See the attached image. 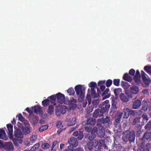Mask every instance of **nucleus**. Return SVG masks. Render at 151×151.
I'll use <instances>...</instances> for the list:
<instances>
[{
  "label": "nucleus",
  "mask_w": 151,
  "mask_h": 151,
  "mask_svg": "<svg viewBox=\"0 0 151 151\" xmlns=\"http://www.w3.org/2000/svg\"><path fill=\"white\" fill-rule=\"evenodd\" d=\"M123 79L127 81L130 82L133 80V78L127 73H126L123 76Z\"/></svg>",
  "instance_id": "nucleus-20"
},
{
  "label": "nucleus",
  "mask_w": 151,
  "mask_h": 151,
  "mask_svg": "<svg viewBox=\"0 0 151 151\" xmlns=\"http://www.w3.org/2000/svg\"><path fill=\"white\" fill-rule=\"evenodd\" d=\"M48 99H50L51 100V102H55L56 99V95H52L48 97Z\"/></svg>",
  "instance_id": "nucleus-43"
},
{
  "label": "nucleus",
  "mask_w": 151,
  "mask_h": 151,
  "mask_svg": "<svg viewBox=\"0 0 151 151\" xmlns=\"http://www.w3.org/2000/svg\"><path fill=\"white\" fill-rule=\"evenodd\" d=\"M129 114L130 115L134 116L135 115L136 112L135 111L130 110L129 109Z\"/></svg>",
  "instance_id": "nucleus-62"
},
{
  "label": "nucleus",
  "mask_w": 151,
  "mask_h": 151,
  "mask_svg": "<svg viewBox=\"0 0 151 151\" xmlns=\"http://www.w3.org/2000/svg\"><path fill=\"white\" fill-rule=\"evenodd\" d=\"M98 128V129L97 128V131L96 132L97 136L100 138L104 137L105 132L103 127L101 125L99 126Z\"/></svg>",
  "instance_id": "nucleus-7"
},
{
  "label": "nucleus",
  "mask_w": 151,
  "mask_h": 151,
  "mask_svg": "<svg viewBox=\"0 0 151 151\" xmlns=\"http://www.w3.org/2000/svg\"><path fill=\"white\" fill-rule=\"evenodd\" d=\"M57 102L60 103H63L65 101V96L64 95L59 92L56 94Z\"/></svg>",
  "instance_id": "nucleus-8"
},
{
  "label": "nucleus",
  "mask_w": 151,
  "mask_h": 151,
  "mask_svg": "<svg viewBox=\"0 0 151 151\" xmlns=\"http://www.w3.org/2000/svg\"><path fill=\"white\" fill-rule=\"evenodd\" d=\"M106 81L105 80L100 81H99L98 83V85L99 86L103 85L105 83Z\"/></svg>",
  "instance_id": "nucleus-63"
},
{
  "label": "nucleus",
  "mask_w": 151,
  "mask_h": 151,
  "mask_svg": "<svg viewBox=\"0 0 151 151\" xmlns=\"http://www.w3.org/2000/svg\"><path fill=\"white\" fill-rule=\"evenodd\" d=\"M103 124L107 123L110 121V118L109 117L107 116L105 118L103 119Z\"/></svg>",
  "instance_id": "nucleus-49"
},
{
  "label": "nucleus",
  "mask_w": 151,
  "mask_h": 151,
  "mask_svg": "<svg viewBox=\"0 0 151 151\" xmlns=\"http://www.w3.org/2000/svg\"><path fill=\"white\" fill-rule=\"evenodd\" d=\"M120 79H114L113 80V84L115 86H119L120 85Z\"/></svg>",
  "instance_id": "nucleus-46"
},
{
  "label": "nucleus",
  "mask_w": 151,
  "mask_h": 151,
  "mask_svg": "<svg viewBox=\"0 0 151 151\" xmlns=\"http://www.w3.org/2000/svg\"><path fill=\"white\" fill-rule=\"evenodd\" d=\"M145 129L147 131L151 130V120H150L144 127Z\"/></svg>",
  "instance_id": "nucleus-27"
},
{
  "label": "nucleus",
  "mask_w": 151,
  "mask_h": 151,
  "mask_svg": "<svg viewBox=\"0 0 151 151\" xmlns=\"http://www.w3.org/2000/svg\"><path fill=\"white\" fill-rule=\"evenodd\" d=\"M23 132L25 134H28L30 132V128L29 127L26 126L22 129Z\"/></svg>",
  "instance_id": "nucleus-30"
},
{
  "label": "nucleus",
  "mask_w": 151,
  "mask_h": 151,
  "mask_svg": "<svg viewBox=\"0 0 151 151\" xmlns=\"http://www.w3.org/2000/svg\"><path fill=\"white\" fill-rule=\"evenodd\" d=\"M76 100L75 99L73 98H72L69 101V103L71 105L73 104L75 106L76 105L75 103H76Z\"/></svg>",
  "instance_id": "nucleus-55"
},
{
  "label": "nucleus",
  "mask_w": 151,
  "mask_h": 151,
  "mask_svg": "<svg viewBox=\"0 0 151 151\" xmlns=\"http://www.w3.org/2000/svg\"><path fill=\"white\" fill-rule=\"evenodd\" d=\"M48 128V126L47 125L41 126L39 129V131L40 132H42L46 130Z\"/></svg>",
  "instance_id": "nucleus-37"
},
{
  "label": "nucleus",
  "mask_w": 151,
  "mask_h": 151,
  "mask_svg": "<svg viewBox=\"0 0 151 151\" xmlns=\"http://www.w3.org/2000/svg\"><path fill=\"white\" fill-rule=\"evenodd\" d=\"M129 109L128 108H125L123 110V112L124 113L123 118H127L129 116Z\"/></svg>",
  "instance_id": "nucleus-26"
},
{
  "label": "nucleus",
  "mask_w": 151,
  "mask_h": 151,
  "mask_svg": "<svg viewBox=\"0 0 151 151\" xmlns=\"http://www.w3.org/2000/svg\"><path fill=\"white\" fill-rule=\"evenodd\" d=\"M142 79L143 80V83L145 84L144 86L147 87L148 86L150 83V79L147 78V77Z\"/></svg>",
  "instance_id": "nucleus-29"
},
{
  "label": "nucleus",
  "mask_w": 151,
  "mask_h": 151,
  "mask_svg": "<svg viewBox=\"0 0 151 151\" xmlns=\"http://www.w3.org/2000/svg\"><path fill=\"white\" fill-rule=\"evenodd\" d=\"M67 109L65 106H59L56 107L55 114L56 116H59L60 114H65Z\"/></svg>",
  "instance_id": "nucleus-6"
},
{
  "label": "nucleus",
  "mask_w": 151,
  "mask_h": 151,
  "mask_svg": "<svg viewBox=\"0 0 151 151\" xmlns=\"http://www.w3.org/2000/svg\"><path fill=\"white\" fill-rule=\"evenodd\" d=\"M51 145L47 143H45L42 144L41 145V147L44 149H47L49 148Z\"/></svg>",
  "instance_id": "nucleus-35"
},
{
  "label": "nucleus",
  "mask_w": 151,
  "mask_h": 151,
  "mask_svg": "<svg viewBox=\"0 0 151 151\" xmlns=\"http://www.w3.org/2000/svg\"><path fill=\"white\" fill-rule=\"evenodd\" d=\"M103 116V114L100 110V109H97L94 112L93 116L94 118H97V117H101Z\"/></svg>",
  "instance_id": "nucleus-15"
},
{
  "label": "nucleus",
  "mask_w": 151,
  "mask_h": 151,
  "mask_svg": "<svg viewBox=\"0 0 151 151\" xmlns=\"http://www.w3.org/2000/svg\"><path fill=\"white\" fill-rule=\"evenodd\" d=\"M141 105V101L139 99H137L133 101L132 107L134 109H138L140 106Z\"/></svg>",
  "instance_id": "nucleus-14"
},
{
  "label": "nucleus",
  "mask_w": 151,
  "mask_h": 151,
  "mask_svg": "<svg viewBox=\"0 0 151 151\" xmlns=\"http://www.w3.org/2000/svg\"><path fill=\"white\" fill-rule=\"evenodd\" d=\"M40 144L39 142L35 144L31 148V150L32 151H34L36 150L40 147Z\"/></svg>",
  "instance_id": "nucleus-33"
},
{
  "label": "nucleus",
  "mask_w": 151,
  "mask_h": 151,
  "mask_svg": "<svg viewBox=\"0 0 151 151\" xmlns=\"http://www.w3.org/2000/svg\"><path fill=\"white\" fill-rule=\"evenodd\" d=\"M141 117H137L135 118L134 120L133 124L134 125H138V127H141V125H140V119Z\"/></svg>",
  "instance_id": "nucleus-22"
},
{
  "label": "nucleus",
  "mask_w": 151,
  "mask_h": 151,
  "mask_svg": "<svg viewBox=\"0 0 151 151\" xmlns=\"http://www.w3.org/2000/svg\"><path fill=\"white\" fill-rule=\"evenodd\" d=\"M135 132L133 130L130 131L128 130L123 132V141L125 142H133L135 139Z\"/></svg>",
  "instance_id": "nucleus-1"
},
{
  "label": "nucleus",
  "mask_w": 151,
  "mask_h": 151,
  "mask_svg": "<svg viewBox=\"0 0 151 151\" xmlns=\"http://www.w3.org/2000/svg\"><path fill=\"white\" fill-rule=\"evenodd\" d=\"M97 94H96V91L94 90V88H91V93L92 96H93V97H98L100 93H101V91L99 88H97Z\"/></svg>",
  "instance_id": "nucleus-19"
},
{
  "label": "nucleus",
  "mask_w": 151,
  "mask_h": 151,
  "mask_svg": "<svg viewBox=\"0 0 151 151\" xmlns=\"http://www.w3.org/2000/svg\"><path fill=\"white\" fill-rule=\"evenodd\" d=\"M36 137L35 135H32L30 138V140L32 142H34L36 140Z\"/></svg>",
  "instance_id": "nucleus-60"
},
{
  "label": "nucleus",
  "mask_w": 151,
  "mask_h": 151,
  "mask_svg": "<svg viewBox=\"0 0 151 151\" xmlns=\"http://www.w3.org/2000/svg\"><path fill=\"white\" fill-rule=\"evenodd\" d=\"M75 89L76 94L78 96V100L79 102H82L85 96V88L81 85L76 86L75 87Z\"/></svg>",
  "instance_id": "nucleus-2"
},
{
  "label": "nucleus",
  "mask_w": 151,
  "mask_h": 151,
  "mask_svg": "<svg viewBox=\"0 0 151 151\" xmlns=\"http://www.w3.org/2000/svg\"><path fill=\"white\" fill-rule=\"evenodd\" d=\"M142 117L144 120H145L146 121L149 120V118L147 115L145 114H142Z\"/></svg>",
  "instance_id": "nucleus-59"
},
{
  "label": "nucleus",
  "mask_w": 151,
  "mask_h": 151,
  "mask_svg": "<svg viewBox=\"0 0 151 151\" xmlns=\"http://www.w3.org/2000/svg\"><path fill=\"white\" fill-rule=\"evenodd\" d=\"M93 107L92 106H89L88 107L86 110V113H90L92 111Z\"/></svg>",
  "instance_id": "nucleus-57"
},
{
  "label": "nucleus",
  "mask_w": 151,
  "mask_h": 151,
  "mask_svg": "<svg viewBox=\"0 0 151 151\" xmlns=\"http://www.w3.org/2000/svg\"><path fill=\"white\" fill-rule=\"evenodd\" d=\"M117 109V107L115 103L113 102L112 103L111 108V112H114Z\"/></svg>",
  "instance_id": "nucleus-40"
},
{
  "label": "nucleus",
  "mask_w": 151,
  "mask_h": 151,
  "mask_svg": "<svg viewBox=\"0 0 151 151\" xmlns=\"http://www.w3.org/2000/svg\"><path fill=\"white\" fill-rule=\"evenodd\" d=\"M96 120L95 119L93 118H89L87 120V121H84L82 123L83 125L87 124L93 126L96 123Z\"/></svg>",
  "instance_id": "nucleus-11"
},
{
  "label": "nucleus",
  "mask_w": 151,
  "mask_h": 151,
  "mask_svg": "<svg viewBox=\"0 0 151 151\" xmlns=\"http://www.w3.org/2000/svg\"><path fill=\"white\" fill-rule=\"evenodd\" d=\"M67 92L70 95H73L75 94V91L73 88H69L67 91Z\"/></svg>",
  "instance_id": "nucleus-44"
},
{
  "label": "nucleus",
  "mask_w": 151,
  "mask_h": 151,
  "mask_svg": "<svg viewBox=\"0 0 151 151\" xmlns=\"http://www.w3.org/2000/svg\"><path fill=\"white\" fill-rule=\"evenodd\" d=\"M109 91V89L106 88L104 91L101 94V96H103L102 98L103 100H104L107 98H109L110 96V93H107Z\"/></svg>",
  "instance_id": "nucleus-16"
},
{
  "label": "nucleus",
  "mask_w": 151,
  "mask_h": 151,
  "mask_svg": "<svg viewBox=\"0 0 151 151\" xmlns=\"http://www.w3.org/2000/svg\"><path fill=\"white\" fill-rule=\"evenodd\" d=\"M92 143L94 147H96L99 146V141L96 139H94Z\"/></svg>",
  "instance_id": "nucleus-52"
},
{
  "label": "nucleus",
  "mask_w": 151,
  "mask_h": 151,
  "mask_svg": "<svg viewBox=\"0 0 151 151\" xmlns=\"http://www.w3.org/2000/svg\"><path fill=\"white\" fill-rule=\"evenodd\" d=\"M141 77L134 76V79L135 82L137 84H139L141 83Z\"/></svg>",
  "instance_id": "nucleus-36"
},
{
  "label": "nucleus",
  "mask_w": 151,
  "mask_h": 151,
  "mask_svg": "<svg viewBox=\"0 0 151 151\" xmlns=\"http://www.w3.org/2000/svg\"><path fill=\"white\" fill-rule=\"evenodd\" d=\"M102 124H103V121L102 118L99 119L97 121V125L101 126Z\"/></svg>",
  "instance_id": "nucleus-56"
},
{
  "label": "nucleus",
  "mask_w": 151,
  "mask_h": 151,
  "mask_svg": "<svg viewBox=\"0 0 151 151\" xmlns=\"http://www.w3.org/2000/svg\"><path fill=\"white\" fill-rule=\"evenodd\" d=\"M7 127V128L8 132H7L8 135L9 136L10 139H13V127L11 124H8L6 125Z\"/></svg>",
  "instance_id": "nucleus-12"
},
{
  "label": "nucleus",
  "mask_w": 151,
  "mask_h": 151,
  "mask_svg": "<svg viewBox=\"0 0 151 151\" xmlns=\"http://www.w3.org/2000/svg\"><path fill=\"white\" fill-rule=\"evenodd\" d=\"M56 127L57 128L61 129L63 127L61 122L60 121H58L56 123Z\"/></svg>",
  "instance_id": "nucleus-48"
},
{
  "label": "nucleus",
  "mask_w": 151,
  "mask_h": 151,
  "mask_svg": "<svg viewBox=\"0 0 151 151\" xmlns=\"http://www.w3.org/2000/svg\"><path fill=\"white\" fill-rule=\"evenodd\" d=\"M0 139L5 140L7 139L5 131L2 128L0 129Z\"/></svg>",
  "instance_id": "nucleus-17"
},
{
  "label": "nucleus",
  "mask_w": 151,
  "mask_h": 151,
  "mask_svg": "<svg viewBox=\"0 0 151 151\" xmlns=\"http://www.w3.org/2000/svg\"><path fill=\"white\" fill-rule=\"evenodd\" d=\"M67 120H68V122H70V125H73L75 124L76 122V118L75 116H71L69 119L68 118Z\"/></svg>",
  "instance_id": "nucleus-23"
},
{
  "label": "nucleus",
  "mask_w": 151,
  "mask_h": 151,
  "mask_svg": "<svg viewBox=\"0 0 151 151\" xmlns=\"http://www.w3.org/2000/svg\"><path fill=\"white\" fill-rule=\"evenodd\" d=\"M12 141L14 145L17 147H18L19 146L18 142L21 144H22L23 142L22 139H18L17 138L13 139Z\"/></svg>",
  "instance_id": "nucleus-21"
},
{
  "label": "nucleus",
  "mask_w": 151,
  "mask_h": 151,
  "mask_svg": "<svg viewBox=\"0 0 151 151\" xmlns=\"http://www.w3.org/2000/svg\"><path fill=\"white\" fill-rule=\"evenodd\" d=\"M143 138L147 140L150 139H151V132L146 131L144 133Z\"/></svg>",
  "instance_id": "nucleus-24"
},
{
  "label": "nucleus",
  "mask_w": 151,
  "mask_h": 151,
  "mask_svg": "<svg viewBox=\"0 0 151 151\" xmlns=\"http://www.w3.org/2000/svg\"><path fill=\"white\" fill-rule=\"evenodd\" d=\"M50 102V100L47 98L46 99H45L42 101V105L44 106H47L49 104Z\"/></svg>",
  "instance_id": "nucleus-31"
},
{
  "label": "nucleus",
  "mask_w": 151,
  "mask_h": 151,
  "mask_svg": "<svg viewBox=\"0 0 151 151\" xmlns=\"http://www.w3.org/2000/svg\"><path fill=\"white\" fill-rule=\"evenodd\" d=\"M130 86V85L128 83L123 81V88L126 90Z\"/></svg>",
  "instance_id": "nucleus-50"
},
{
  "label": "nucleus",
  "mask_w": 151,
  "mask_h": 151,
  "mask_svg": "<svg viewBox=\"0 0 151 151\" xmlns=\"http://www.w3.org/2000/svg\"><path fill=\"white\" fill-rule=\"evenodd\" d=\"M32 121L33 124H37L38 121V117L35 115L32 118Z\"/></svg>",
  "instance_id": "nucleus-42"
},
{
  "label": "nucleus",
  "mask_w": 151,
  "mask_h": 151,
  "mask_svg": "<svg viewBox=\"0 0 151 151\" xmlns=\"http://www.w3.org/2000/svg\"><path fill=\"white\" fill-rule=\"evenodd\" d=\"M99 142L98 149H99L101 147L105 144V140L100 139L99 140Z\"/></svg>",
  "instance_id": "nucleus-39"
},
{
  "label": "nucleus",
  "mask_w": 151,
  "mask_h": 151,
  "mask_svg": "<svg viewBox=\"0 0 151 151\" xmlns=\"http://www.w3.org/2000/svg\"><path fill=\"white\" fill-rule=\"evenodd\" d=\"M88 86L91 88H94L96 87L97 84L95 82H91L88 84Z\"/></svg>",
  "instance_id": "nucleus-41"
},
{
  "label": "nucleus",
  "mask_w": 151,
  "mask_h": 151,
  "mask_svg": "<svg viewBox=\"0 0 151 151\" xmlns=\"http://www.w3.org/2000/svg\"><path fill=\"white\" fill-rule=\"evenodd\" d=\"M14 136L16 138L18 139H22L23 137V134L19 129H17L14 131Z\"/></svg>",
  "instance_id": "nucleus-13"
},
{
  "label": "nucleus",
  "mask_w": 151,
  "mask_h": 151,
  "mask_svg": "<svg viewBox=\"0 0 151 151\" xmlns=\"http://www.w3.org/2000/svg\"><path fill=\"white\" fill-rule=\"evenodd\" d=\"M2 147L7 151H12L14 149L13 145L11 142H6L4 145V143L0 140V147Z\"/></svg>",
  "instance_id": "nucleus-5"
},
{
  "label": "nucleus",
  "mask_w": 151,
  "mask_h": 151,
  "mask_svg": "<svg viewBox=\"0 0 151 151\" xmlns=\"http://www.w3.org/2000/svg\"><path fill=\"white\" fill-rule=\"evenodd\" d=\"M135 73V70L134 69H131L129 71V74L131 76H134Z\"/></svg>",
  "instance_id": "nucleus-58"
},
{
  "label": "nucleus",
  "mask_w": 151,
  "mask_h": 151,
  "mask_svg": "<svg viewBox=\"0 0 151 151\" xmlns=\"http://www.w3.org/2000/svg\"><path fill=\"white\" fill-rule=\"evenodd\" d=\"M144 70L147 73L151 75V66H145Z\"/></svg>",
  "instance_id": "nucleus-34"
},
{
  "label": "nucleus",
  "mask_w": 151,
  "mask_h": 151,
  "mask_svg": "<svg viewBox=\"0 0 151 151\" xmlns=\"http://www.w3.org/2000/svg\"><path fill=\"white\" fill-rule=\"evenodd\" d=\"M54 111V107L52 105H50L48 107V109L47 110V112L50 115L52 114Z\"/></svg>",
  "instance_id": "nucleus-38"
},
{
  "label": "nucleus",
  "mask_w": 151,
  "mask_h": 151,
  "mask_svg": "<svg viewBox=\"0 0 151 151\" xmlns=\"http://www.w3.org/2000/svg\"><path fill=\"white\" fill-rule=\"evenodd\" d=\"M87 145L88 148L89 150H91L93 148V145L92 143L90 142L87 144Z\"/></svg>",
  "instance_id": "nucleus-61"
},
{
  "label": "nucleus",
  "mask_w": 151,
  "mask_h": 151,
  "mask_svg": "<svg viewBox=\"0 0 151 151\" xmlns=\"http://www.w3.org/2000/svg\"><path fill=\"white\" fill-rule=\"evenodd\" d=\"M148 145L147 144L146 146H145L143 147L142 151H149L150 148L148 147Z\"/></svg>",
  "instance_id": "nucleus-64"
},
{
  "label": "nucleus",
  "mask_w": 151,
  "mask_h": 151,
  "mask_svg": "<svg viewBox=\"0 0 151 151\" xmlns=\"http://www.w3.org/2000/svg\"><path fill=\"white\" fill-rule=\"evenodd\" d=\"M68 142L70 145L72 146L73 147H76L78 145V142L76 138L72 137L68 139Z\"/></svg>",
  "instance_id": "nucleus-9"
},
{
  "label": "nucleus",
  "mask_w": 151,
  "mask_h": 151,
  "mask_svg": "<svg viewBox=\"0 0 151 151\" xmlns=\"http://www.w3.org/2000/svg\"><path fill=\"white\" fill-rule=\"evenodd\" d=\"M123 114L122 112H118L115 117V120L114 122V124L115 126L120 123Z\"/></svg>",
  "instance_id": "nucleus-10"
},
{
  "label": "nucleus",
  "mask_w": 151,
  "mask_h": 151,
  "mask_svg": "<svg viewBox=\"0 0 151 151\" xmlns=\"http://www.w3.org/2000/svg\"><path fill=\"white\" fill-rule=\"evenodd\" d=\"M58 143V142L57 140L53 142L51 149V151H56V150L55 149H54L53 150V148L54 147L56 146V145Z\"/></svg>",
  "instance_id": "nucleus-54"
},
{
  "label": "nucleus",
  "mask_w": 151,
  "mask_h": 151,
  "mask_svg": "<svg viewBox=\"0 0 151 151\" xmlns=\"http://www.w3.org/2000/svg\"><path fill=\"white\" fill-rule=\"evenodd\" d=\"M112 83V81L111 80L108 79L106 82V86L107 87H109L111 85Z\"/></svg>",
  "instance_id": "nucleus-51"
},
{
  "label": "nucleus",
  "mask_w": 151,
  "mask_h": 151,
  "mask_svg": "<svg viewBox=\"0 0 151 151\" xmlns=\"http://www.w3.org/2000/svg\"><path fill=\"white\" fill-rule=\"evenodd\" d=\"M131 92L133 94H136L139 91V88L137 86H133L130 88Z\"/></svg>",
  "instance_id": "nucleus-25"
},
{
  "label": "nucleus",
  "mask_w": 151,
  "mask_h": 151,
  "mask_svg": "<svg viewBox=\"0 0 151 151\" xmlns=\"http://www.w3.org/2000/svg\"><path fill=\"white\" fill-rule=\"evenodd\" d=\"M84 128L85 130V131L86 132L89 133L90 132H91V131H92V130H93V128L92 127L90 126H85L84 127Z\"/></svg>",
  "instance_id": "nucleus-45"
},
{
  "label": "nucleus",
  "mask_w": 151,
  "mask_h": 151,
  "mask_svg": "<svg viewBox=\"0 0 151 151\" xmlns=\"http://www.w3.org/2000/svg\"><path fill=\"white\" fill-rule=\"evenodd\" d=\"M100 102V100L97 99H94L92 101V104L93 108H97L99 105Z\"/></svg>",
  "instance_id": "nucleus-28"
},
{
  "label": "nucleus",
  "mask_w": 151,
  "mask_h": 151,
  "mask_svg": "<svg viewBox=\"0 0 151 151\" xmlns=\"http://www.w3.org/2000/svg\"><path fill=\"white\" fill-rule=\"evenodd\" d=\"M86 100V102H88V105H89L91 103V99L90 96L89 95H87Z\"/></svg>",
  "instance_id": "nucleus-47"
},
{
  "label": "nucleus",
  "mask_w": 151,
  "mask_h": 151,
  "mask_svg": "<svg viewBox=\"0 0 151 151\" xmlns=\"http://www.w3.org/2000/svg\"><path fill=\"white\" fill-rule=\"evenodd\" d=\"M34 112L37 114H42V111L41 107L38 105L35 106L34 107Z\"/></svg>",
  "instance_id": "nucleus-18"
},
{
  "label": "nucleus",
  "mask_w": 151,
  "mask_h": 151,
  "mask_svg": "<svg viewBox=\"0 0 151 151\" xmlns=\"http://www.w3.org/2000/svg\"><path fill=\"white\" fill-rule=\"evenodd\" d=\"M97 131V128L96 127H93V130L90 134L89 133L85 134V138L86 139H88L91 141L93 140L96 137L95 133Z\"/></svg>",
  "instance_id": "nucleus-4"
},
{
  "label": "nucleus",
  "mask_w": 151,
  "mask_h": 151,
  "mask_svg": "<svg viewBox=\"0 0 151 151\" xmlns=\"http://www.w3.org/2000/svg\"><path fill=\"white\" fill-rule=\"evenodd\" d=\"M109 102V101L106 100L99 105V108H101L100 110L103 114L108 112L110 106Z\"/></svg>",
  "instance_id": "nucleus-3"
},
{
  "label": "nucleus",
  "mask_w": 151,
  "mask_h": 151,
  "mask_svg": "<svg viewBox=\"0 0 151 151\" xmlns=\"http://www.w3.org/2000/svg\"><path fill=\"white\" fill-rule=\"evenodd\" d=\"M17 117L19 118V120L20 121L22 122L24 121L25 119L21 114H19L17 115Z\"/></svg>",
  "instance_id": "nucleus-53"
},
{
  "label": "nucleus",
  "mask_w": 151,
  "mask_h": 151,
  "mask_svg": "<svg viewBox=\"0 0 151 151\" xmlns=\"http://www.w3.org/2000/svg\"><path fill=\"white\" fill-rule=\"evenodd\" d=\"M122 89L121 88L114 89V92L115 96H117L122 92Z\"/></svg>",
  "instance_id": "nucleus-32"
}]
</instances>
